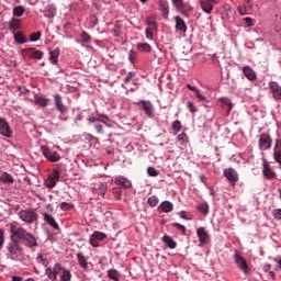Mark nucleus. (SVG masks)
Returning <instances> with one entry per match:
<instances>
[{"label":"nucleus","mask_w":281,"mask_h":281,"mask_svg":"<svg viewBox=\"0 0 281 281\" xmlns=\"http://www.w3.org/2000/svg\"><path fill=\"white\" fill-rule=\"evenodd\" d=\"M98 241L99 240L95 237L90 235L89 244L91 245V247H94V248L100 247V243H98Z\"/></svg>","instance_id":"54"},{"label":"nucleus","mask_w":281,"mask_h":281,"mask_svg":"<svg viewBox=\"0 0 281 281\" xmlns=\"http://www.w3.org/2000/svg\"><path fill=\"white\" fill-rule=\"evenodd\" d=\"M217 102H218V105L221 106V109L226 111L227 115H229V113H232V109H234V103H232V99H229L227 97H223V98H220L217 100Z\"/></svg>","instance_id":"15"},{"label":"nucleus","mask_w":281,"mask_h":281,"mask_svg":"<svg viewBox=\"0 0 281 281\" xmlns=\"http://www.w3.org/2000/svg\"><path fill=\"white\" fill-rule=\"evenodd\" d=\"M135 76L134 71H130L127 72L126 77H125V82H131V80H133V77Z\"/></svg>","instance_id":"60"},{"label":"nucleus","mask_w":281,"mask_h":281,"mask_svg":"<svg viewBox=\"0 0 281 281\" xmlns=\"http://www.w3.org/2000/svg\"><path fill=\"white\" fill-rule=\"evenodd\" d=\"M146 25H151V27H157V21L153 18H147Z\"/></svg>","instance_id":"59"},{"label":"nucleus","mask_w":281,"mask_h":281,"mask_svg":"<svg viewBox=\"0 0 281 281\" xmlns=\"http://www.w3.org/2000/svg\"><path fill=\"white\" fill-rule=\"evenodd\" d=\"M3 243H5V231L0 228V250L3 249Z\"/></svg>","instance_id":"52"},{"label":"nucleus","mask_w":281,"mask_h":281,"mask_svg":"<svg viewBox=\"0 0 281 281\" xmlns=\"http://www.w3.org/2000/svg\"><path fill=\"white\" fill-rule=\"evenodd\" d=\"M14 41L20 45H23V43H27V40H25V36H23V34L21 33L14 34Z\"/></svg>","instance_id":"45"},{"label":"nucleus","mask_w":281,"mask_h":281,"mask_svg":"<svg viewBox=\"0 0 281 281\" xmlns=\"http://www.w3.org/2000/svg\"><path fill=\"white\" fill-rule=\"evenodd\" d=\"M82 43H91V35L87 32H81Z\"/></svg>","instance_id":"53"},{"label":"nucleus","mask_w":281,"mask_h":281,"mask_svg":"<svg viewBox=\"0 0 281 281\" xmlns=\"http://www.w3.org/2000/svg\"><path fill=\"white\" fill-rule=\"evenodd\" d=\"M195 210L203 214V216H207L210 214V204L207 202H202L196 205Z\"/></svg>","instance_id":"33"},{"label":"nucleus","mask_w":281,"mask_h":281,"mask_svg":"<svg viewBox=\"0 0 281 281\" xmlns=\"http://www.w3.org/2000/svg\"><path fill=\"white\" fill-rule=\"evenodd\" d=\"M171 128H172V135H179L181 133V128H183V125L181 124V121L176 120L171 123Z\"/></svg>","instance_id":"36"},{"label":"nucleus","mask_w":281,"mask_h":281,"mask_svg":"<svg viewBox=\"0 0 281 281\" xmlns=\"http://www.w3.org/2000/svg\"><path fill=\"white\" fill-rule=\"evenodd\" d=\"M162 243L169 249H177V241L175 239H172V237L170 235H164Z\"/></svg>","instance_id":"30"},{"label":"nucleus","mask_w":281,"mask_h":281,"mask_svg":"<svg viewBox=\"0 0 281 281\" xmlns=\"http://www.w3.org/2000/svg\"><path fill=\"white\" fill-rule=\"evenodd\" d=\"M247 10H249L247 8V5H244V7H237V12L238 14H240V16H247Z\"/></svg>","instance_id":"51"},{"label":"nucleus","mask_w":281,"mask_h":281,"mask_svg":"<svg viewBox=\"0 0 281 281\" xmlns=\"http://www.w3.org/2000/svg\"><path fill=\"white\" fill-rule=\"evenodd\" d=\"M196 236L200 245H207V243H210V234L205 231V227H199L196 229Z\"/></svg>","instance_id":"17"},{"label":"nucleus","mask_w":281,"mask_h":281,"mask_svg":"<svg viewBox=\"0 0 281 281\" xmlns=\"http://www.w3.org/2000/svg\"><path fill=\"white\" fill-rule=\"evenodd\" d=\"M272 216L276 221H281V209L272 210Z\"/></svg>","instance_id":"55"},{"label":"nucleus","mask_w":281,"mask_h":281,"mask_svg":"<svg viewBox=\"0 0 281 281\" xmlns=\"http://www.w3.org/2000/svg\"><path fill=\"white\" fill-rule=\"evenodd\" d=\"M177 142L180 144V146H188V144H190V137L186 132H181L177 135Z\"/></svg>","instance_id":"32"},{"label":"nucleus","mask_w":281,"mask_h":281,"mask_svg":"<svg viewBox=\"0 0 281 281\" xmlns=\"http://www.w3.org/2000/svg\"><path fill=\"white\" fill-rule=\"evenodd\" d=\"M94 130L97 131V133L99 135H103L104 134V127L102 126V124L100 123H95L94 124Z\"/></svg>","instance_id":"57"},{"label":"nucleus","mask_w":281,"mask_h":281,"mask_svg":"<svg viewBox=\"0 0 281 281\" xmlns=\"http://www.w3.org/2000/svg\"><path fill=\"white\" fill-rule=\"evenodd\" d=\"M42 12L46 19H54V16H56L57 9L54 4H48Z\"/></svg>","instance_id":"27"},{"label":"nucleus","mask_w":281,"mask_h":281,"mask_svg":"<svg viewBox=\"0 0 281 281\" xmlns=\"http://www.w3.org/2000/svg\"><path fill=\"white\" fill-rule=\"evenodd\" d=\"M35 104H37V106H42V109H45V106H49V99L43 95H35Z\"/></svg>","instance_id":"34"},{"label":"nucleus","mask_w":281,"mask_h":281,"mask_svg":"<svg viewBox=\"0 0 281 281\" xmlns=\"http://www.w3.org/2000/svg\"><path fill=\"white\" fill-rule=\"evenodd\" d=\"M26 54L30 58H34L35 60H42L43 56H45L43 50H38L34 47L27 48Z\"/></svg>","instance_id":"24"},{"label":"nucleus","mask_w":281,"mask_h":281,"mask_svg":"<svg viewBox=\"0 0 281 281\" xmlns=\"http://www.w3.org/2000/svg\"><path fill=\"white\" fill-rule=\"evenodd\" d=\"M111 34H112L113 36H115V38H117V37L121 36L122 33H120V30L114 29V30L111 31Z\"/></svg>","instance_id":"62"},{"label":"nucleus","mask_w":281,"mask_h":281,"mask_svg":"<svg viewBox=\"0 0 281 281\" xmlns=\"http://www.w3.org/2000/svg\"><path fill=\"white\" fill-rule=\"evenodd\" d=\"M261 166V173L266 181H273L274 179H278V173L276 172V170H273V167H271V162L269 160L262 158Z\"/></svg>","instance_id":"5"},{"label":"nucleus","mask_w":281,"mask_h":281,"mask_svg":"<svg viewBox=\"0 0 281 281\" xmlns=\"http://www.w3.org/2000/svg\"><path fill=\"white\" fill-rule=\"evenodd\" d=\"M244 21L247 23L248 27H251L254 25V19L251 18H245Z\"/></svg>","instance_id":"61"},{"label":"nucleus","mask_w":281,"mask_h":281,"mask_svg":"<svg viewBox=\"0 0 281 281\" xmlns=\"http://www.w3.org/2000/svg\"><path fill=\"white\" fill-rule=\"evenodd\" d=\"M147 205H149V207H157V205H159V198H157V195H151L147 199Z\"/></svg>","instance_id":"40"},{"label":"nucleus","mask_w":281,"mask_h":281,"mask_svg":"<svg viewBox=\"0 0 281 281\" xmlns=\"http://www.w3.org/2000/svg\"><path fill=\"white\" fill-rule=\"evenodd\" d=\"M58 181H60V169H54L52 173L47 176V179H45L44 186L52 190L56 188Z\"/></svg>","instance_id":"9"},{"label":"nucleus","mask_w":281,"mask_h":281,"mask_svg":"<svg viewBox=\"0 0 281 281\" xmlns=\"http://www.w3.org/2000/svg\"><path fill=\"white\" fill-rule=\"evenodd\" d=\"M173 21L176 23L177 32H188V24H186V20H183V18L176 15Z\"/></svg>","instance_id":"20"},{"label":"nucleus","mask_w":281,"mask_h":281,"mask_svg":"<svg viewBox=\"0 0 281 281\" xmlns=\"http://www.w3.org/2000/svg\"><path fill=\"white\" fill-rule=\"evenodd\" d=\"M41 40V32H37V33H33L31 34L30 36V41L32 43H36V41H40Z\"/></svg>","instance_id":"56"},{"label":"nucleus","mask_w":281,"mask_h":281,"mask_svg":"<svg viewBox=\"0 0 281 281\" xmlns=\"http://www.w3.org/2000/svg\"><path fill=\"white\" fill-rule=\"evenodd\" d=\"M243 74L247 80H250L251 82H254V80H258V75H256V71H254L250 66H244Z\"/></svg>","instance_id":"23"},{"label":"nucleus","mask_w":281,"mask_h":281,"mask_svg":"<svg viewBox=\"0 0 281 281\" xmlns=\"http://www.w3.org/2000/svg\"><path fill=\"white\" fill-rule=\"evenodd\" d=\"M136 47L139 52H145L146 54H150V52H153V46L148 43H138Z\"/></svg>","instance_id":"37"},{"label":"nucleus","mask_w":281,"mask_h":281,"mask_svg":"<svg viewBox=\"0 0 281 281\" xmlns=\"http://www.w3.org/2000/svg\"><path fill=\"white\" fill-rule=\"evenodd\" d=\"M0 183H4V184L14 183V177L9 172L2 171L0 173Z\"/></svg>","instance_id":"29"},{"label":"nucleus","mask_w":281,"mask_h":281,"mask_svg":"<svg viewBox=\"0 0 281 281\" xmlns=\"http://www.w3.org/2000/svg\"><path fill=\"white\" fill-rule=\"evenodd\" d=\"M262 270L265 271V273L271 271V265L270 263L263 265Z\"/></svg>","instance_id":"63"},{"label":"nucleus","mask_w":281,"mask_h":281,"mask_svg":"<svg viewBox=\"0 0 281 281\" xmlns=\"http://www.w3.org/2000/svg\"><path fill=\"white\" fill-rule=\"evenodd\" d=\"M11 281H25V280H23V277L12 276Z\"/></svg>","instance_id":"64"},{"label":"nucleus","mask_w":281,"mask_h":281,"mask_svg":"<svg viewBox=\"0 0 281 281\" xmlns=\"http://www.w3.org/2000/svg\"><path fill=\"white\" fill-rule=\"evenodd\" d=\"M18 216L25 225H32L38 223V213L33 209H25L18 212Z\"/></svg>","instance_id":"3"},{"label":"nucleus","mask_w":281,"mask_h":281,"mask_svg":"<svg viewBox=\"0 0 281 281\" xmlns=\"http://www.w3.org/2000/svg\"><path fill=\"white\" fill-rule=\"evenodd\" d=\"M171 225H172V227H176V229L181 232V234L186 235L187 229H186V226L183 224L172 223Z\"/></svg>","instance_id":"47"},{"label":"nucleus","mask_w":281,"mask_h":281,"mask_svg":"<svg viewBox=\"0 0 281 281\" xmlns=\"http://www.w3.org/2000/svg\"><path fill=\"white\" fill-rule=\"evenodd\" d=\"M99 117L101 119V124H104L106 128H113V124H111V119L106 114H99Z\"/></svg>","instance_id":"39"},{"label":"nucleus","mask_w":281,"mask_h":281,"mask_svg":"<svg viewBox=\"0 0 281 281\" xmlns=\"http://www.w3.org/2000/svg\"><path fill=\"white\" fill-rule=\"evenodd\" d=\"M0 135L12 138V127H10V123L3 117H0Z\"/></svg>","instance_id":"13"},{"label":"nucleus","mask_w":281,"mask_h":281,"mask_svg":"<svg viewBox=\"0 0 281 281\" xmlns=\"http://www.w3.org/2000/svg\"><path fill=\"white\" fill-rule=\"evenodd\" d=\"M114 183L116 186H122L123 188H133V183H131V180L124 176H117L114 179Z\"/></svg>","instance_id":"26"},{"label":"nucleus","mask_w":281,"mask_h":281,"mask_svg":"<svg viewBox=\"0 0 281 281\" xmlns=\"http://www.w3.org/2000/svg\"><path fill=\"white\" fill-rule=\"evenodd\" d=\"M159 212H162V214H170L172 210H175V204L172 202L165 200L160 203L158 206Z\"/></svg>","instance_id":"22"},{"label":"nucleus","mask_w":281,"mask_h":281,"mask_svg":"<svg viewBox=\"0 0 281 281\" xmlns=\"http://www.w3.org/2000/svg\"><path fill=\"white\" fill-rule=\"evenodd\" d=\"M93 238H95L97 240L99 241H102L106 238V234L102 233V232H99V231H95L93 234H92Z\"/></svg>","instance_id":"43"},{"label":"nucleus","mask_w":281,"mask_h":281,"mask_svg":"<svg viewBox=\"0 0 281 281\" xmlns=\"http://www.w3.org/2000/svg\"><path fill=\"white\" fill-rule=\"evenodd\" d=\"M41 151L43 157H45V159H47L52 164H56V161H60V154H58V151H54L49 149V147L47 146H42Z\"/></svg>","instance_id":"10"},{"label":"nucleus","mask_w":281,"mask_h":281,"mask_svg":"<svg viewBox=\"0 0 281 281\" xmlns=\"http://www.w3.org/2000/svg\"><path fill=\"white\" fill-rule=\"evenodd\" d=\"M223 176L232 188H236V184L238 183V181H240L238 171H236V169L232 167L224 169Z\"/></svg>","instance_id":"8"},{"label":"nucleus","mask_w":281,"mask_h":281,"mask_svg":"<svg viewBox=\"0 0 281 281\" xmlns=\"http://www.w3.org/2000/svg\"><path fill=\"white\" fill-rule=\"evenodd\" d=\"M187 106H188L190 113H196L199 111V109H196V105H194V102H192V101H188Z\"/></svg>","instance_id":"48"},{"label":"nucleus","mask_w":281,"mask_h":281,"mask_svg":"<svg viewBox=\"0 0 281 281\" xmlns=\"http://www.w3.org/2000/svg\"><path fill=\"white\" fill-rule=\"evenodd\" d=\"M11 240L7 246V251H9V257L11 260H24L25 258V249L21 247L19 240H23L26 243L30 249H34L38 247V238L34 236V234L30 233L25 229L19 222H12L9 224Z\"/></svg>","instance_id":"1"},{"label":"nucleus","mask_w":281,"mask_h":281,"mask_svg":"<svg viewBox=\"0 0 281 281\" xmlns=\"http://www.w3.org/2000/svg\"><path fill=\"white\" fill-rule=\"evenodd\" d=\"M147 175H149V177H159V171H157V169L154 167H148Z\"/></svg>","instance_id":"49"},{"label":"nucleus","mask_w":281,"mask_h":281,"mask_svg":"<svg viewBox=\"0 0 281 281\" xmlns=\"http://www.w3.org/2000/svg\"><path fill=\"white\" fill-rule=\"evenodd\" d=\"M108 188H109V187H108L106 182H101V183L99 184V188H98L99 194H100L101 196H104V194H106Z\"/></svg>","instance_id":"42"},{"label":"nucleus","mask_w":281,"mask_h":281,"mask_svg":"<svg viewBox=\"0 0 281 281\" xmlns=\"http://www.w3.org/2000/svg\"><path fill=\"white\" fill-rule=\"evenodd\" d=\"M45 276L50 281L58 280V276L60 281H71V278L74 277L71 270L60 263H55L54 267L46 268Z\"/></svg>","instance_id":"2"},{"label":"nucleus","mask_w":281,"mask_h":281,"mask_svg":"<svg viewBox=\"0 0 281 281\" xmlns=\"http://www.w3.org/2000/svg\"><path fill=\"white\" fill-rule=\"evenodd\" d=\"M171 3L177 12H180L186 19H190V12L194 11V8L184 0H171Z\"/></svg>","instance_id":"4"},{"label":"nucleus","mask_w":281,"mask_h":281,"mask_svg":"<svg viewBox=\"0 0 281 281\" xmlns=\"http://www.w3.org/2000/svg\"><path fill=\"white\" fill-rule=\"evenodd\" d=\"M273 160L279 164L281 169V138H276L273 146Z\"/></svg>","instance_id":"16"},{"label":"nucleus","mask_w":281,"mask_h":281,"mask_svg":"<svg viewBox=\"0 0 281 281\" xmlns=\"http://www.w3.org/2000/svg\"><path fill=\"white\" fill-rule=\"evenodd\" d=\"M136 104L137 106H140L144 110V113L145 115H147V117H153V115H155L153 102L140 100L136 102Z\"/></svg>","instance_id":"12"},{"label":"nucleus","mask_w":281,"mask_h":281,"mask_svg":"<svg viewBox=\"0 0 281 281\" xmlns=\"http://www.w3.org/2000/svg\"><path fill=\"white\" fill-rule=\"evenodd\" d=\"M35 261L37 265H42V267H46V269L49 268V259L47 258V255L44 250L40 251L35 258Z\"/></svg>","instance_id":"21"},{"label":"nucleus","mask_w":281,"mask_h":281,"mask_svg":"<svg viewBox=\"0 0 281 281\" xmlns=\"http://www.w3.org/2000/svg\"><path fill=\"white\" fill-rule=\"evenodd\" d=\"M22 14H25V8L19 5L13 9V16H21Z\"/></svg>","instance_id":"44"},{"label":"nucleus","mask_w":281,"mask_h":281,"mask_svg":"<svg viewBox=\"0 0 281 281\" xmlns=\"http://www.w3.org/2000/svg\"><path fill=\"white\" fill-rule=\"evenodd\" d=\"M234 261L236 267L244 273V276H249L251 269L249 268V263H247V259L243 257V255H239L238 251H235L234 254Z\"/></svg>","instance_id":"6"},{"label":"nucleus","mask_w":281,"mask_h":281,"mask_svg":"<svg viewBox=\"0 0 281 281\" xmlns=\"http://www.w3.org/2000/svg\"><path fill=\"white\" fill-rule=\"evenodd\" d=\"M58 56H60V48H55L49 52V61L52 65H58Z\"/></svg>","instance_id":"35"},{"label":"nucleus","mask_w":281,"mask_h":281,"mask_svg":"<svg viewBox=\"0 0 281 281\" xmlns=\"http://www.w3.org/2000/svg\"><path fill=\"white\" fill-rule=\"evenodd\" d=\"M271 146H273V138H271V135L266 132L259 134V138H258L259 150H261V153H265V150H269Z\"/></svg>","instance_id":"7"},{"label":"nucleus","mask_w":281,"mask_h":281,"mask_svg":"<svg viewBox=\"0 0 281 281\" xmlns=\"http://www.w3.org/2000/svg\"><path fill=\"white\" fill-rule=\"evenodd\" d=\"M59 207L63 210V212H68V210H71L74 205L69 204L68 202H61Z\"/></svg>","instance_id":"50"},{"label":"nucleus","mask_w":281,"mask_h":281,"mask_svg":"<svg viewBox=\"0 0 281 281\" xmlns=\"http://www.w3.org/2000/svg\"><path fill=\"white\" fill-rule=\"evenodd\" d=\"M108 278L113 281H120V271H117L116 269H109Z\"/></svg>","instance_id":"38"},{"label":"nucleus","mask_w":281,"mask_h":281,"mask_svg":"<svg viewBox=\"0 0 281 281\" xmlns=\"http://www.w3.org/2000/svg\"><path fill=\"white\" fill-rule=\"evenodd\" d=\"M43 218L45 223H47L48 225H50V227H53V229H60V227L58 226V223L52 215H49V213H43Z\"/></svg>","instance_id":"28"},{"label":"nucleus","mask_w":281,"mask_h":281,"mask_svg":"<svg viewBox=\"0 0 281 281\" xmlns=\"http://www.w3.org/2000/svg\"><path fill=\"white\" fill-rule=\"evenodd\" d=\"M77 262L83 271H90L89 265V257L85 256V252L79 251L77 252Z\"/></svg>","instance_id":"14"},{"label":"nucleus","mask_w":281,"mask_h":281,"mask_svg":"<svg viewBox=\"0 0 281 281\" xmlns=\"http://www.w3.org/2000/svg\"><path fill=\"white\" fill-rule=\"evenodd\" d=\"M88 124H98L102 122V116H95L93 114L89 115L87 117Z\"/></svg>","instance_id":"41"},{"label":"nucleus","mask_w":281,"mask_h":281,"mask_svg":"<svg viewBox=\"0 0 281 281\" xmlns=\"http://www.w3.org/2000/svg\"><path fill=\"white\" fill-rule=\"evenodd\" d=\"M187 89H189V91H194L196 98L201 101V102H207V97L201 94V90L198 89L196 87H193L190 83H187Z\"/></svg>","instance_id":"31"},{"label":"nucleus","mask_w":281,"mask_h":281,"mask_svg":"<svg viewBox=\"0 0 281 281\" xmlns=\"http://www.w3.org/2000/svg\"><path fill=\"white\" fill-rule=\"evenodd\" d=\"M200 5L205 14H210L214 10V5H216V0H201Z\"/></svg>","instance_id":"19"},{"label":"nucleus","mask_w":281,"mask_h":281,"mask_svg":"<svg viewBox=\"0 0 281 281\" xmlns=\"http://www.w3.org/2000/svg\"><path fill=\"white\" fill-rule=\"evenodd\" d=\"M55 106L59 113H67V106L63 103V97L60 94L54 95Z\"/></svg>","instance_id":"25"},{"label":"nucleus","mask_w":281,"mask_h":281,"mask_svg":"<svg viewBox=\"0 0 281 281\" xmlns=\"http://www.w3.org/2000/svg\"><path fill=\"white\" fill-rule=\"evenodd\" d=\"M145 37L147 38V41H154L153 32L148 27L145 30Z\"/></svg>","instance_id":"58"},{"label":"nucleus","mask_w":281,"mask_h":281,"mask_svg":"<svg viewBox=\"0 0 281 281\" xmlns=\"http://www.w3.org/2000/svg\"><path fill=\"white\" fill-rule=\"evenodd\" d=\"M158 10L161 11L162 18L168 20V16H170V4H168V0H158Z\"/></svg>","instance_id":"18"},{"label":"nucleus","mask_w":281,"mask_h":281,"mask_svg":"<svg viewBox=\"0 0 281 281\" xmlns=\"http://www.w3.org/2000/svg\"><path fill=\"white\" fill-rule=\"evenodd\" d=\"M128 60L132 63V65H135V61L137 60V53L133 49L128 52Z\"/></svg>","instance_id":"46"},{"label":"nucleus","mask_w":281,"mask_h":281,"mask_svg":"<svg viewBox=\"0 0 281 281\" xmlns=\"http://www.w3.org/2000/svg\"><path fill=\"white\" fill-rule=\"evenodd\" d=\"M270 93L272 94L273 100L281 102V86L278 81H270L268 83Z\"/></svg>","instance_id":"11"}]
</instances>
